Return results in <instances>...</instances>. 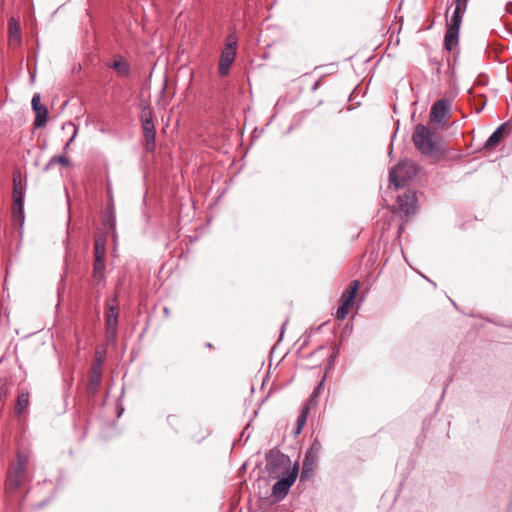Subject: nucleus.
<instances>
[{"instance_id":"obj_29","label":"nucleus","mask_w":512,"mask_h":512,"mask_svg":"<svg viewBox=\"0 0 512 512\" xmlns=\"http://www.w3.org/2000/svg\"><path fill=\"white\" fill-rule=\"evenodd\" d=\"M323 387V383H319V385L314 389V391L312 392L311 396H310V399H309V402L310 403H314L315 399L318 397V395L320 394V391Z\"/></svg>"},{"instance_id":"obj_35","label":"nucleus","mask_w":512,"mask_h":512,"mask_svg":"<svg viewBox=\"0 0 512 512\" xmlns=\"http://www.w3.org/2000/svg\"><path fill=\"white\" fill-rule=\"evenodd\" d=\"M287 322H288V320L286 319V320L283 322L282 326H281L280 339L282 338V336H283V334H284V330H285V326H286Z\"/></svg>"},{"instance_id":"obj_3","label":"nucleus","mask_w":512,"mask_h":512,"mask_svg":"<svg viewBox=\"0 0 512 512\" xmlns=\"http://www.w3.org/2000/svg\"><path fill=\"white\" fill-rule=\"evenodd\" d=\"M237 47V37L234 34H230L227 37V41L224 49L221 52L218 72L220 76H226L232 63L235 60Z\"/></svg>"},{"instance_id":"obj_25","label":"nucleus","mask_w":512,"mask_h":512,"mask_svg":"<svg viewBox=\"0 0 512 512\" xmlns=\"http://www.w3.org/2000/svg\"><path fill=\"white\" fill-rule=\"evenodd\" d=\"M307 414H308V408H305V410L298 416L297 422H296L295 434L301 433V431L307 421Z\"/></svg>"},{"instance_id":"obj_24","label":"nucleus","mask_w":512,"mask_h":512,"mask_svg":"<svg viewBox=\"0 0 512 512\" xmlns=\"http://www.w3.org/2000/svg\"><path fill=\"white\" fill-rule=\"evenodd\" d=\"M95 260H103L105 258V245L99 239L95 240Z\"/></svg>"},{"instance_id":"obj_40","label":"nucleus","mask_w":512,"mask_h":512,"mask_svg":"<svg viewBox=\"0 0 512 512\" xmlns=\"http://www.w3.org/2000/svg\"><path fill=\"white\" fill-rule=\"evenodd\" d=\"M65 164H66V166H68V164H69V161L67 158H66Z\"/></svg>"},{"instance_id":"obj_15","label":"nucleus","mask_w":512,"mask_h":512,"mask_svg":"<svg viewBox=\"0 0 512 512\" xmlns=\"http://www.w3.org/2000/svg\"><path fill=\"white\" fill-rule=\"evenodd\" d=\"M322 450L320 441L315 438L311 444L310 449L306 452L305 459L303 462L316 465L319 459V455Z\"/></svg>"},{"instance_id":"obj_10","label":"nucleus","mask_w":512,"mask_h":512,"mask_svg":"<svg viewBox=\"0 0 512 512\" xmlns=\"http://www.w3.org/2000/svg\"><path fill=\"white\" fill-rule=\"evenodd\" d=\"M105 317L107 333L115 336L118 325V304L115 298L112 299V303H108Z\"/></svg>"},{"instance_id":"obj_18","label":"nucleus","mask_w":512,"mask_h":512,"mask_svg":"<svg viewBox=\"0 0 512 512\" xmlns=\"http://www.w3.org/2000/svg\"><path fill=\"white\" fill-rule=\"evenodd\" d=\"M459 30L457 28H451L447 26V30L444 37V47L448 51H452L453 48L458 44Z\"/></svg>"},{"instance_id":"obj_37","label":"nucleus","mask_w":512,"mask_h":512,"mask_svg":"<svg viewBox=\"0 0 512 512\" xmlns=\"http://www.w3.org/2000/svg\"><path fill=\"white\" fill-rule=\"evenodd\" d=\"M425 280H426V281H429V283H432V280H429V278H428V277H425Z\"/></svg>"},{"instance_id":"obj_28","label":"nucleus","mask_w":512,"mask_h":512,"mask_svg":"<svg viewBox=\"0 0 512 512\" xmlns=\"http://www.w3.org/2000/svg\"><path fill=\"white\" fill-rule=\"evenodd\" d=\"M28 461H29L28 455H26L25 453H22V452H18L16 464H18L20 466L27 467Z\"/></svg>"},{"instance_id":"obj_16","label":"nucleus","mask_w":512,"mask_h":512,"mask_svg":"<svg viewBox=\"0 0 512 512\" xmlns=\"http://www.w3.org/2000/svg\"><path fill=\"white\" fill-rule=\"evenodd\" d=\"M102 379V371L98 370V368H91L89 375V382L87 386V391L89 394L94 395L98 391V387L101 383Z\"/></svg>"},{"instance_id":"obj_13","label":"nucleus","mask_w":512,"mask_h":512,"mask_svg":"<svg viewBox=\"0 0 512 512\" xmlns=\"http://www.w3.org/2000/svg\"><path fill=\"white\" fill-rule=\"evenodd\" d=\"M142 129L146 150L152 152L155 148L156 136L154 122L142 123Z\"/></svg>"},{"instance_id":"obj_21","label":"nucleus","mask_w":512,"mask_h":512,"mask_svg":"<svg viewBox=\"0 0 512 512\" xmlns=\"http://www.w3.org/2000/svg\"><path fill=\"white\" fill-rule=\"evenodd\" d=\"M29 405V393L27 391H21V393L18 395L16 406H15V414L17 416H20L25 409Z\"/></svg>"},{"instance_id":"obj_7","label":"nucleus","mask_w":512,"mask_h":512,"mask_svg":"<svg viewBox=\"0 0 512 512\" xmlns=\"http://www.w3.org/2000/svg\"><path fill=\"white\" fill-rule=\"evenodd\" d=\"M416 194L414 191L407 190L403 195L397 198L398 209L406 217L414 215L416 212Z\"/></svg>"},{"instance_id":"obj_41","label":"nucleus","mask_w":512,"mask_h":512,"mask_svg":"<svg viewBox=\"0 0 512 512\" xmlns=\"http://www.w3.org/2000/svg\"><path fill=\"white\" fill-rule=\"evenodd\" d=\"M63 281H64V277L62 276V277L60 278V282L62 283Z\"/></svg>"},{"instance_id":"obj_30","label":"nucleus","mask_w":512,"mask_h":512,"mask_svg":"<svg viewBox=\"0 0 512 512\" xmlns=\"http://www.w3.org/2000/svg\"><path fill=\"white\" fill-rule=\"evenodd\" d=\"M67 127H71L73 129V134H72L71 138L65 143L66 148L74 140V138L77 134V129L75 128V125L72 122H68V123L66 122V128Z\"/></svg>"},{"instance_id":"obj_33","label":"nucleus","mask_w":512,"mask_h":512,"mask_svg":"<svg viewBox=\"0 0 512 512\" xmlns=\"http://www.w3.org/2000/svg\"><path fill=\"white\" fill-rule=\"evenodd\" d=\"M57 293H58V304H57V308H58V309H60V305H61V288H60V287L58 288Z\"/></svg>"},{"instance_id":"obj_8","label":"nucleus","mask_w":512,"mask_h":512,"mask_svg":"<svg viewBox=\"0 0 512 512\" xmlns=\"http://www.w3.org/2000/svg\"><path fill=\"white\" fill-rule=\"evenodd\" d=\"M450 103L446 99L437 100L431 107L430 110V123H437L443 125L445 123V117L449 112Z\"/></svg>"},{"instance_id":"obj_9","label":"nucleus","mask_w":512,"mask_h":512,"mask_svg":"<svg viewBox=\"0 0 512 512\" xmlns=\"http://www.w3.org/2000/svg\"><path fill=\"white\" fill-rule=\"evenodd\" d=\"M32 109L35 112L34 126L40 128L46 125L48 110L46 106L41 104V97L39 93H35L31 101Z\"/></svg>"},{"instance_id":"obj_39","label":"nucleus","mask_w":512,"mask_h":512,"mask_svg":"<svg viewBox=\"0 0 512 512\" xmlns=\"http://www.w3.org/2000/svg\"><path fill=\"white\" fill-rule=\"evenodd\" d=\"M425 280H426V281H429V283H432V280H429V278H428V277H425Z\"/></svg>"},{"instance_id":"obj_2","label":"nucleus","mask_w":512,"mask_h":512,"mask_svg":"<svg viewBox=\"0 0 512 512\" xmlns=\"http://www.w3.org/2000/svg\"><path fill=\"white\" fill-rule=\"evenodd\" d=\"M299 474V463L295 462L286 473L281 476L278 481L272 486L271 495L275 500L280 501L288 494L290 487L295 483Z\"/></svg>"},{"instance_id":"obj_34","label":"nucleus","mask_w":512,"mask_h":512,"mask_svg":"<svg viewBox=\"0 0 512 512\" xmlns=\"http://www.w3.org/2000/svg\"><path fill=\"white\" fill-rule=\"evenodd\" d=\"M108 221H109V224H110V228L113 230L114 227H115V218L114 217H110L108 219Z\"/></svg>"},{"instance_id":"obj_1","label":"nucleus","mask_w":512,"mask_h":512,"mask_svg":"<svg viewBox=\"0 0 512 512\" xmlns=\"http://www.w3.org/2000/svg\"><path fill=\"white\" fill-rule=\"evenodd\" d=\"M412 142L417 150L429 157L444 155L448 152L447 144L435 137L434 131L424 124H417L412 135Z\"/></svg>"},{"instance_id":"obj_22","label":"nucleus","mask_w":512,"mask_h":512,"mask_svg":"<svg viewBox=\"0 0 512 512\" xmlns=\"http://www.w3.org/2000/svg\"><path fill=\"white\" fill-rule=\"evenodd\" d=\"M55 167H58L60 172L64 168V154L53 156L45 165L44 171L53 170Z\"/></svg>"},{"instance_id":"obj_38","label":"nucleus","mask_w":512,"mask_h":512,"mask_svg":"<svg viewBox=\"0 0 512 512\" xmlns=\"http://www.w3.org/2000/svg\"><path fill=\"white\" fill-rule=\"evenodd\" d=\"M425 280H426V281H429V283H432V280H429V278H428V277H425Z\"/></svg>"},{"instance_id":"obj_26","label":"nucleus","mask_w":512,"mask_h":512,"mask_svg":"<svg viewBox=\"0 0 512 512\" xmlns=\"http://www.w3.org/2000/svg\"><path fill=\"white\" fill-rule=\"evenodd\" d=\"M141 123L153 122V112L149 106H143L140 115Z\"/></svg>"},{"instance_id":"obj_20","label":"nucleus","mask_w":512,"mask_h":512,"mask_svg":"<svg viewBox=\"0 0 512 512\" xmlns=\"http://www.w3.org/2000/svg\"><path fill=\"white\" fill-rule=\"evenodd\" d=\"M286 464H290V459L288 456L281 454L279 452H277L275 454L272 452L269 453L268 463H267L268 466L277 467L279 465H286Z\"/></svg>"},{"instance_id":"obj_5","label":"nucleus","mask_w":512,"mask_h":512,"mask_svg":"<svg viewBox=\"0 0 512 512\" xmlns=\"http://www.w3.org/2000/svg\"><path fill=\"white\" fill-rule=\"evenodd\" d=\"M360 283L358 280H354L350 283L349 287L345 289L341 295L340 305L337 309L336 316L339 320L346 318L349 312V308L353 305L356 293L359 289Z\"/></svg>"},{"instance_id":"obj_17","label":"nucleus","mask_w":512,"mask_h":512,"mask_svg":"<svg viewBox=\"0 0 512 512\" xmlns=\"http://www.w3.org/2000/svg\"><path fill=\"white\" fill-rule=\"evenodd\" d=\"M506 123L499 125L496 130L490 135L484 144V148L487 150L495 148L500 140L502 139L505 131Z\"/></svg>"},{"instance_id":"obj_12","label":"nucleus","mask_w":512,"mask_h":512,"mask_svg":"<svg viewBox=\"0 0 512 512\" xmlns=\"http://www.w3.org/2000/svg\"><path fill=\"white\" fill-rule=\"evenodd\" d=\"M455 3V9L451 16V19L447 22V26L451 28L460 29L463 15L467 9L469 0H453Z\"/></svg>"},{"instance_id":"obj_11","label":"nucleus","mask_w":512,"mask_h":512,"mask_svg":"<svg viewBox=\"0 0 512 512\" xmlns=\"http://www.w3.org/2000/svg\"><path fill=\"white\" fill-rule=\"evenodd\" d=\"M26 467L14 464L7 474L6 485L9 489H17L25 478Z\"/></svg>"},{"instance_id":"obj_4","label":"nucleus","mask_w":512,"mask_h":512,"mask_svg":"<svg viewBox=\"0 0 512 512\" xmlns=\"http://www.w3.org/2000/svg\"><path fill=\"white\" fill-rule=\"evenodd\" d=\"M13 200L12 218L15 223L19 224V229L21 230L25 221L24 191L21 186V181H17L15 177L13 179Z\"/></svg>"},{"instance_id":"obj_6","label":"nucleus","mask_w":512,"mask_h":512,"mask_svg":"<svg viewBox=\"0 0 512 512\" xmlns=\"http://www.w3.org/2000/svg\"><path fill=\"white\" fill-rule=\"evenodd\" d=\"M410 166L408 163L400 162L389 172V183L396 189L404 187L407 180L411 178L409 173Z\"/></svg>"},{"instance_id":"obj_14","label":"nucleus","mask_w":512,"mask_h":512,"mask_svg":"<svg viewBox=\"0 0 512 512\" xmlns=\"http://www.w3.org/2000/svg\"><path fill=\"white\" fill-rule=\"evenodd\" d=\"M109 67L121 77H126L130 74L129 63L120 55L115 57V59L109 64Z\"/></svg>"},{"instance_id":"obj_31","label":"nucleus","mask_w":512,"mask_h":512,"mask_svg":"<svg viewBox=\"0 0 512 512\" xmlns=\"http://www.w3.org/2000/svg\"><path fill=\"white\" fill-rule=\"evenodd\" d=\"M102 366H103V359L101 358V356H96V359L94 361L92 368H98V370L102 371Z\"/></svg>"},{"instance_id":"obj_27","label":"nucleus","mask_w":512,"mask_h":512,"mask_svg":"<svg viewBox=\"0 0 512 512\" xmlns=\"http://www.w3.org/2000/svg\"><path fill=\"white\" fill-rule=\"evenodd\" d=\"M105 268V263L103 260H95L94 261V277L96 278H102L103 277V271Z\"/></svg>"},{"instance_id":"obj_19","label":"nucleus","mask_w":512,"mask_h":512,"mask_svg":"<svg viewBox=\"0 0 512 512\" xmlns=\"http://www.w3.org/2000/svg\"><path fill=\"white\" fill-rule=\"evenodd\" d=\"M8 32L11 42L19 43L21 41L20 23L14 17H11L8 21Z\"/></svg>"},{"instance_id":"obj_36","label":"nucleus","mask_w":512,"mask_h":512,"mask_svg":"<svg viewBox=\"0 0 512 512\" xmlns=\"http://www.w3.org/2000/svg\"><path fill=\"white\" fill-rule=\"evenodd\" d=\"M320 86V80L316 81L314 85L312 86V91H316Z\"/></svg>"},{"instance_id":"obj_32","label":"nucleus","mask_w":512,"mask_h":512,"mask_svg":"<svg viewBox=\"0 0 512 512\" xmlns=\"http://www.w3.org/2000/svg\"><path fill=\"white\" fill-rule=\"evenodd\" d=\"M7 395V388L2 385L0 387V401H2V399Z\"/></svg>"},{"instance_id":"obj_23","label":"nucleus","mask_w":512,"mask_h":512,"mask_svg":"<svg viewBox=\"0 0 512 512\" xmlns=\"http://www.w3.org/2000/svg\"><path fill=\"white\" fill-rule=\"evenodd\" d=\"M315 466L316 465H314V464L303 462L302 471L300 474V480L305 481V480L310 479L314 473Z\"/></svg>"}]
</instances>
